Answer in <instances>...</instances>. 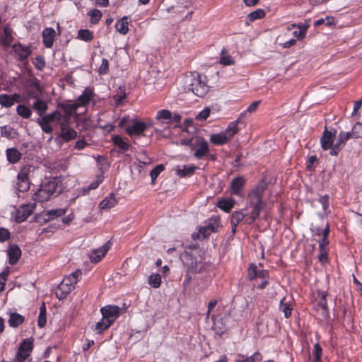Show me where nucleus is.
<instances>
[{
	"mask_svg": "<svg viewBox=\"0 0 362 362\" xmlns=\"http://www.w3.org/2000/svg\"><path fill=\"white\" fill-rule=\"evenodd\" d=\"M0 134L3 137L13 139L16 137L17 132L13 127L6 125L0 127Z\"/></svg>",
	"mask_w": 362,
	"mask_h": 362,
	"instance_id": "obj_28",
	"label": "nucleus"
},
{
	"mask_svg": "<svg viewBox=\"0 0 362 362\" xmlns=\"http://www.w3.org/2000/svg\"><path fill=\"white\" fill-rule=\"evenodd\" d=\"M280 310L284 312V316L288 318L291 315L292 308L288 303H284V298L280 301Z\"/></svg>",
	"mask_w": 362,
	"mask_h": 362,
	"instance_id": "obj_47",
	"label": "nucleus"
},
{
	"mask_svg": "<svg viewBox=\"0 0 362 362\" xmlns=\"http://www.w3.org/2000/svg\"><path fill=\"white\" fill-rule=\"evenodd\" d=\"M245 185V180L243 176H237L232 180L230 185V192L232 194L238 197H243V187Z\"/></svg>",
	"mask_w": 362,
	"mask_h": 362,
	"instance_id": "obj_13",
	"label": "nucleus"
},
{
	"mask_svg": "<svg viewBox=\"0 0 362 362\" xmlns=\"http://www.w3.org/2000/svg\"><path fill=\"white\" fill-rule=\"evenodd\" d=\"M61 107L66 112V115H65V116L68 117L70 119V116L72 115V113L74 111H76L78 108V106L76 104V103L74 101L73 103L62 104Z\"/></svg>",
	"mask_w": 362,
	"mask_h": 362,
	"instance_id": "obj_35",
	"label": "nucleus"
},
{
	"mask_svg": "<svg viewBox=\"0 0 362 362\" xmlns=\"http://www.w3.org/2000/svg\"><path fill=\"white\" fill-rule=\"evenodd\" d=\"M186 91H190L198 97H204L209 90L206 77L197 72L186 76L184 81Z\"/></svg>",
	"mask_w": 362,
	"mask_h": 362,
	"instance_id": "obj_1",
	"label": "nucleus"
},
{
	"mask_svg": "<svg viewBox=\"0 0 362 362\" xmlns=\"http://www.w3.org/2000/svg\"><path fill=\"white\" fill-rule=\"evenodd\" d=\"M109 69V62L107 59L103 58L102 60V63L99 68V73L100 74H105L107 73Z\"/></svg>",
	"mask_w": 362,
	"mask_h": 362,
	"instance_id": "obj_57",
	"label": "nucleus"
},
{
	"mask_svg": "<svg viewBox=\"0 0 362 362\" xmlns=\"http://www.w3.org/2000/svg\"><path fill=\"white\" fill-rule=\"evenodd\" d=\"M88 14L90 16V21L93 24L98 23L102 17L101 11L98 9L91 10Z\"/></svg>",
	"mask_w": 362,
	"mask_h": 362,
	"instance_id": "obj_45",
	"label": "nucleus"
},
{
	"mask_svg": "<svg viewBox=\"0 0 362 362\" xmlns=\"http://www.w3.org/2000/svg\"><path fill=\"white\" fill-rule=\"evenodd\" d=\"M108 244L109 243H107L101 247L95 250L92 252L91 255H90V259L92 262L97 263L102 259V258L105 255V254L110 249V246Z\"/></svg>",
	"mask_w": 362,
	"mask_h": 362,
	"instance_id": "obj_19",
	"label": "nucleus"
},
{
	"mask_svg": "<svg viewBox=\"0 0 362 362\" xmlns=\"http://www.w3.org/2000/svg\"><path fill=\"white\" fill-rule=\"evenodd\" d=\"M62 192L59 181L57 178L45 180L40 185L38 190L33 194L35 201L42 202L48 201L52 197L60 194Z\"/></svg>",
	"mask_w": 362,
	"mask_h": 362,
	"instance_id": "obj_3",
	"label": "nucleus"
},
{
	"mask_svg": "<svg viewBox=\"0 0 362 362\" xmlns=\"http://www.w3.org/2000/svg\"><path fill=\"white\" fill-rule=\"evenodd\" d=\"M1 42L4 46H8L13 41L12 30L10 27L5 26L4 28V34L1 37Z\"/></svg>",
	"mask_w": 362,
	"mask_h": 362,
	"instance_id": "obj_31",
	"label": "nucleus"
},
{
	"mask_svg": "<svg viewBox=\"0 0 362 362\" xmlns=\"http://www.w3.org/2000/svg\"><path fill=\"white\" fill-rule=\"evenodd\" d=\"M93 96V90L87 88L84 90L83 93L80 96H78L75 102L78 105V107L86 106L91 100Z\"/></svg>",
	"mask_w": 362,
	"mask_h": 362,
	"instance_id": "obj_20",
	"label": "nucleus"
},
{
	"mask_svg": "<svg viewBox=\"0 0 362 362\" xmlns=\"http://www.w3.org/2000/svg\"><path fill=\"white\" fill-rule=\"evenodd\" d=\"M128 17L124 16L121 18L120 21L117 22L115 27L117 30L122 35H125L129 31V23H128Z\"/></svg>",
	"mask_w": 362,
	"mask_h": 362,
	"instance_id": "obj_30",
	"label": "nucleus"
},
{
	"mask_svg": "<svg viewBox=\"0 0 362 362\" xmlns=\"http://www.w3.org/2000/svg\"><path fill=\"white\" fill-rule=\"evenodd\" d=\"M263 191L262 186H257L248 194V199L253 208L248 218L249 223H253L259 217L260 211L264 206V203L262 200Z\"/></svg>",
	"mask_w": 362,
	"mask_h": 362,
	"instance_id": "obj_5",
	"label": "nucleus"
},
{
	"mask_svg": "<svg viewBox=\"0 0 362 362\" xmlns=\"http://www.w3.org/2000/svg\"><path fill=\"white\" fill-rule=\"evenodd\" d=\"M17 113L23 118H29L31 116L32 111L31 110L23 105H19L16 107Z\"/></svg>",
	"mask_w": 362,
	"mask_h": 362,
	"instance_id": "obj_41",
	"label": "nucleus"
},
{
	"mask_svg": "<svg viewBox=\"0 0 362 362\" xmlns=\"http://www.w3.org/2000/svg\"><path fill=\"white\" fill-rule=\"evenodd\" d=\"M117 203V201L113 194H110L103 199L100 203V207L101 209L108 210L115 206Z\"/></svg>",
	"mask_w": 362,
	"mask_h": 362,
	"instance_id": "obj_26",
	"label": "nucleus"
},
{
	"mask_svg": "<svg viewBox=\"0 0 362 362\" xmlns=\"http://www.w3.org/2000/svg\"><path fill=\"white\" fill-rule=\"evenodd\" d=\"M192 148L196 149L194 155L197 158H201L209 153L207 141L199 136H195V142Z\"/></svg>",
	"mask_w": 362,
	"mask_h": 362,
	"instance_id": "obj_12",
	"label": "nucleus"
},
{
	"mask_svg": "<svg viewBox=\"0 0 362 362\" xmlns=\"http://www.w3.org/2000/svg\"><path fill=\"white\" fill-rule=\"evenodd\" d=\"M30 170L28 167H23L21 169L18 174V185L20 191H26L29 188V178Z\"/></svg>",
	"mask_w": 362,
	"mask_h": 362,
	"instance_id": "obj_14",
	"label": "nucleus"
},
{
	"mask_svg": "<svg viewBox=\"0 0 362 362\" xmlns=\"http://www.w3.org/2000/svg\"><path fill=\"white\" fill-rule=\"evenodd\" d=\"M103 178L101 177H97V179L92 182L90 185L88 187V188L83 189V195H85L87 192H88L90 190L96 189L99 185L102 182Z\"/></svg>",
	"mask_w": 362,
	"mask_h": 362,
	"instance_id": "obj_52",
	"label": "nucleus"
},
{
	"mask_svg": "<svg viewBox=\"0 0 362 362\" xmlns=\"http://www.w3.org/2000/svg\"><path fill=\"white\" fill-rule=\"evenodd\" d=\"M47 323L46 314L39 313L37 325L40 327H44Z\"/></svg>",
	"mask_w": 362,
	"mask_h": 362,
	"instance_id": "obj_62",
	"label": "nucleus"
},
{
	"mask_svg": "<svg viewBox=\"0 0 362 362\" xmlns=\"http://www.w3.org/2000/svg\"><path fill=\"white\" fill-rule=\"evenodd\" d=\"M55 37V30L52 28H47L42 32L43 43L46 47H51L53 45Z\"/></svg>",
	"mask_w": 362,
	"mask_h": 362,
	"instance_id": "obj_23",
	"label": "nucleus"
},
{
	"mask_svg": "<svg viewBox=\"0 0 362 362\" xmlns=\"http://www.w3.org/2000/svg\"><path fill=\"white\" fill-rule=\"evenodd\" d=\"M329 233V224L327 223L325 228L322 230V238L319 240V247H320V251H322L323 250H325V247L329 243V241L327 240Z\"/></svg>",
	"mask_w": 362,
	"mask_h": 362,
	"instance_id": "obj_34",
	"label": "nucleus"
},
{
	"mask_svg": "<svg viewBox=\"0 0 362 362\" xmlns=\"http://www.w3.org/2000/svg\"><path fill=\"white\" fill-rule=\"evenodd\" d=\"M164 165L162 164L158 165L154 168H153L150 173V175L151 177L152 182L154 183L158 176L160 173L163 171Z\"/></svg>",
	"mask_w": 362,
	"mask_h": 362,
	"instance_id": "obj_46",
	"label": "nucleus"
},
{
	"mask_svg": "<svg viewBox=\"0 0 362 362\" xmlns=\"http://www.w3.org/2000/svg\"><path fill=\"white\" fill-rule=\"evenodd\" d=\"M336 132L334 133L328 131L327 129L325 130L322 136L320 139L321 146L324 150H332L334 146V139L335 138Z\"/></svg>",
	"mask_w": 362,
	"mask_h": 362,
	"instance_id": "obj_15",
	"label": "nucleus"
},
{
	"mask_svg": "<svg viewBox=\"0 0 362 362\" xmlns=\"http://www.w3.org/2000/svg\"><path fill=\"white\" fill-rule=\"evenodd\" d=\"M210 112L211 109L209 107H205L199 114H197L195 119L197 121L204 122L206 120V119L209 117V116L210 115Z\"/></svg>",
	"mask_w": 362,
	"mask_h": 362,
	"instance_id": "obj_51",
	"label": "nucleus"
},
{
	"mask_svg": "<svg viewBox=\"0 0 362 362\" xmlns=\"http://www.w3.org/2000/svg\"><path fill=\"white\" fill-rule=\"evenodd\" d=\"M243 115V113H242L237 119L230 122L228 125V138L233 136L240 129H242L245 127V122L242 119Z\"/></svg>",
	"mask_w": 362,
	"mask_h": 362,
	"instance_id": "obj_17",
	"label": "nucleus"
},
{
	"mask_svg": "<svg viewBox=\"0 0 362 362\" xmlns=\"http://www.w3.org/2000/svg\"><path fill=\"white\" fill-rule=\"evenodd\" d=\"M28 87L33 89L35 91H40V84L35 81H30L28 82Z\"/></svg>",
	"mask_w": 362,
	"mask_h": 362,
	"instance_id": "obj_64",
	"label": "nucleus"
},
{
	"mask_svg": "<svg viewBox=\"0 0 362 362\" xmlns=\"http://www.w3.org/2000/svg\"><path fill=\"white\" fill-rule=\"evenodd\" d=\"M309 26L310 23L308 21H305L303 23L296 24V28H298L299 30L298 31L301 32L305 36L306 35V32Z\"/></svg>",
	"mask_w": 362,
	"mask_h": 362,
	"instance_id": "obj_61",
	"label": "nucleus"
},
{
	"mask_svg": "<svg viewBox=\"0 0 362 362\" xmlns=\"http://www.w3.org/2000/svg\"><path fill=\"white\" fill-rule=\"evenodd\" d=\"M81 276V272L77 269L64 278L56 290V296L60 300L66 298L74 288L75 284L79 281Z\"/></svg>",
	"mask_w": 362,
	"mask_h": 362,
	"instance_id": "obj_4",
	"label": "nucleus"
},
{
	"mask_svg": "<svg viewBox=\"0 0 362 362\" xmlns=\"http://www.w3.org/2000/svg\"><path fill=\"white\" fill-rule=\"evenodd\" d=\"M8 262L10 264H15L21 256V250L16 245H11L8 249Z\"/></svg>",
	"mask_w": 362,
	"mask_h": 362,
	"instance_id": "obj_21",
	"label": "nucleus"
},
{
	"mask_svg": "<svg viewBox=\"0 0 362 362\" xmlns=\"http://www.w3.org/2000/svg\"><path fill=\"white\" fill-rule=\"evenodd\" d=\"M8 315H9L8 323L11 327H18L25 321L24 316L18 313L9 311Z\"/></svg>",
	"mask_w": 362,
	"mask_h": 362,
	"instance_id": "obj_22",
	"label": "nucleus"
},
{
	"mask_svg": "<svg viewBox=\"0 0 362 362\" xmlns=\"http://www.w3.org/2000/svg\"><path fill=\"white\" fill-rule=\"evenodd\" d=\"M21 100V95L18 93L13 95L1 94L0 95V105L4 107H11L15 103H18Z\"/></svg>",
	"mask_w": 362,
	"mask_h": 362,
	"instance_id": "obj_16",
	"label": "nucleus"
},
{
	"mask_svg": "<svg viewBox=\"0 0 362 362\" xmlns=\"http://www.w3.org/2000/svg\"><path fill=\"white\" fill-rule=\"evenodd\" d=\"M33 346V340L30 339H24L18 350L17 361H25L30 356Z\"/></svg>",
	"mask_w": 362,
	"mask_h": 362,
	"instance_id": "obj_11",
	"label": "nucleus"
},
{
	"mask_svg": "<svg viewBox=\"0 0 362 362\" xmlns=\"http://www.w3.org/2000/svg\"><path fill=\"white\" fill-rule=\"evenodd\" d=\"M66 116H63L59 112L56 111V112H54L52 113H50V114L45 116L44 117H42V119L48 122L57 120L58 124H59L60 122L62 121V119L66 118Z\"/></svg>",
	"mask_w": 362,
	"mask_h": 362,
	"instance_id": "obj_40",
	"label": "nucleus"
},
{
	"mask_svg": "<svg viewBox=\"0 0 362 362\" xmlns=\"http://www.w3.org/2000/svg\"><path fill=\"white\" fill-rule=\"evenodd\" d=\"M213 328L216 334L219 336H222L226 332L225 325L223 324L218 319L214 320Z\"/></svg>",
	"mask_w": 362,
	"mask_h": 362,
	"instance_id": "obj_42",
	"label": "nucleus"
},
{
	"mask_svg": "<svg viewBox=\"0 0 362 362\" xmlns=\"http://www.w3.org/2000/svg\"><path fill=\"white\" fill-rule=\"evenodd\" d=\"M112 141L115 145L123 151H127L129 148V144L119 135L114 136L112 137Z\"/></svg>",
	"mask_w": 362,
	"mask_h": 362,
	"instance_id": "obj_38",
	"label": "nucleus"
},
{
	"mask_svg": "<svg viewBox=\"0 0 362 362\" xmlns=\"http://www.w3.org/2000/svg\"><path fill=\"white\" fill-rule=\"evenodd\" d=\"M35 204H23L16 209L12 214V218L17 223L25 221L33 212Z\"/></svg>",
	"mask_w": 362,
	"mask_h": 362,
	"instance_id": "obj_8",
	"label": "nucleus"
},
{
	"mask_svg": "<svg viewBox=\"0 0 362 362\" xmlns=\"http://www.w3.org/2000/svg\"><path fill=\"white\" fill-rule=\"evenodd\" d=\"M161 276L159 274L154 273L149 276L148 279V284L154 288H158L161 284Z\"/></svg>",
	"mask_w": 362,
	"mask_h": 362,
	"instance_id": "obj_36",
	"label": "nucleus"
},
{
	"mask_svg": "<svg viewBox=\"0 0 362 362\" xmlns=\"http://www.w3.org/2000/svg\"><path fill=\"white\" fill-rule=\"evenodd\" d=\"M150 126V123L143 122L135 119L132 120V124L126 127L125 132L132 137H141Z\"/></svg>",
	"mask_w": 362,
	"mask_h": 362,
	"instance_id": "obj_7",
	"label": "nucleus"
},
{
	"mask_svg": "<svg viewBox=\"0 0 362 362\" xmlns=\"http://www.w3.org/2000/svg\"><path fill=\"white\" fill-rule=\"evenodd\" d=\"M315 358L317 362H320L322 349L319 344H315L314 346Z\"/></svg>",
	"mask_w": 362,
	"mask_h": 362,
	"instance_id": "obj_58",
	"label": "nucleus"
},
{
	"mask_svg": "<svg viewBox=\"0 0 362 362\" xmlns=\"http://www.w3.org/2000/svg\"><path fill=\"white\" fill-rule=\"evenodd\" d=\"M126 98V93L123 88H119L117 94L114 96V100H115L117 105H119L122 100Z\"/></svg>",
	"mask_w": 362,
	"mask_h": 362,
	"instance_id": "obj_56",
	"label": "nucleus"
},
{
	"mask_svg": "<svg viewBox=\"0 0 362 362\" xmlns=\"http://www.w3.org/2000/svg\"><path fill=\"white\" fill-rule=\"evenodd\" d=\"M202 254V249L195 245L185 247L180 258L188 272H197L198 271V264H200L203 259Z\"/></svg>",
	"mask_w": 362,
	"mask_h": 362,
	"instance_id": "obj_2",
	"label": "nucleus"
},
{
	"mask_svg": "<svg viewBox=\"0 0 362 362\" xmlns=\"http://www.w3.org/2000/svg\"><path fill=\"white\" fill-rule=\"evenodd\" d=\"M319 202L321 204L324 214L325 215H327L329 211H328L329 207V197L327 195H325L322 197H320L319 199Z\"/></svg>",
	"mask_w": 362,
	"mask_h": 362,
	"instance_id": "obj_54",
	"label": "nucleus"
},
{
	"mask_svg": "<svg viewBox=\"0 0 362 362\" xmlns=\"http://www.w3.org/2000/svg\"><path fill=\"white\" fill-rule=\"evenodd\" d=\"M110 323L105 317L102 316V318L96 323L95 330L98 334H102L105 330L108 329L111 326Z\"/></svg>",
	"mask_w": 362,
	"mask_h": 362,
	"instance_id": "obj_32",
	"label": "nucleus"
},
{
	"mask_svg": "<svg viewBox=\"0 0 362 362\" xmlns=\"http://www.w3.org/2000/svg\"><path fill=\"white\" fill-rule=\"evenodd\" d=\"M195 142V137H192L191 139H181L180 144L183 146H190L192 148H193Z\"/></svg>",
	"mask_w": 362,
	"mask_h": 362,
	"instance_id": "obj_63",
	"label": "nucleus"
},
{
	"mask_svg": "<svg viewBox=\"0 0 362 362\" xmlns=\"http://www.w3.org/2000/svg\"><path fill=\"white\" fill-rule=\"evenodd\" d=\"M69 121L70 119L66 117L62 119L59 124L61 128L60 137L65 142L74 139L77 136L76 132L69 126Z\"/></svg>",
	"mask_w": 362,
	"mask_h": 362,
	"instance_id": "obj_9",
	"label": "nucleus"
},
{
	"mask_svg": "<svg viewBox=\"0 0 362 362\" xmlns=\"http://www.w3.org/2000/svg\"><path fill=\"white\" fill-rule=\"evenodd\" d=\"M338 138L340 139L341 141L345 144L346 141L353 137L351 136V132H341L338 135Z\"/></svg>",
	"mask_w": 362,
	"mask_h": 362,
	"instance_id": "obj_59",
	"label": "nucleus"
},
{
	"mask_svg": "<svg viewBox=\"0 0 362 362\" xmlns=\"http://www.w3.org/2000/svg\"><path fill=\"white\" fill-rule=\"evenodd\" d=\"M262 356L259 352H255L252 356L245 357L240 355L239 358L235 362H259L262 360Z\"/></svg>",
	"mask_w": 362,
	"mask_h": 362,
	"instance_id": "obj_29",
	"label": "nucleus"
},
{
	"mask_svg": "<svg viewBox=\"0 0 362 362\" xmlns=\"http://www.w3.org/2000/svg\"><path fill=\"white\" fill-rule=\"evenodd\" d=\"M172 117V114L170 111L168 110H161L158 111L156 114V119H170Z\"/></svg>",
	"mask_w": 362,
	"mask_h": 362,
	"instance_id": "obj_53",
	"label": "nucleus"
},
{
	"mask_svg": "<svg viewBox=\"0 0 362 362\" xmlns=\"http://www.w3.org/2000/svg\"><path fill=\"white\" fill-rule=\"evenodd\" d=\"M259 269V268L257 267L256 265L252 264L248 268V274H247L248 279L252 280V279L257 277V274H258Z\"/></svg>",
	"mask_w": 362,
	"mask_h": 362,
	"instance_id": "obj_55",
	"label": "nucleus"
},
{
	"mask_svg": "<svg viewBox=\"0 0 362 362\" xmlns=\"http://www.w3.org/2000/svg\"><path fill=\"white\" fill-rule=\"evenodd\" d=\"M345 144L341 141L340 139L337 137V141L334 144V146L329 152L331 156H337L339 152L343 148Z\"/></svg>",
	"mask_w": 362,
	"mask_h": 362,
	"instance_id": "obj_50",
	"label": "nucleus"
},
{
	"mask_svg": "<svg viewBox=\"0 0 362 362\" xmlns=\"http://www.w3.org/2000/svg\"><path fill=\"white\" fill-rule=\"evenodd\" d=\"M15 56L19 61H23L28 57L31 51L28 47L23 46L21 44H16L13 46Z\"/></svg>",
	"mask_w": 362,
	"mask_h": 362,
	"instance_id": "obj_18",
	"label": "nucleus"
},
{
	"mask_svg": "<svg viewBox=\"0 0 362 362\" xmlns=\"http://www.w3.org/2000/svg\"><path fill=\"white\" fill-rule=\"evenodd\" d=\"M220 226V221L218 218H210L204 226L200 227L197 233L192 235L193 239L203 240L211 233L217 231Z\"/></svg>",
	"mask_w": 362,
	"mask_h": 362,
	"instance_id": "obj_6",
	"label": "nucleus"
},
{
	"mask_svg": "<svg viewBox=\"0 0 362 362\" xmlns=\"http://www.w3.org/2000/svg\"><path fill=\"white\" fill-rule=\"evenodd\" d=\"M194 166H187L184 165L182 168H180V167H177L175 169L176 175H178L180 177H184L187 175H191L194 173L195 170Z\"/></svg>",
	"mask_w": 362,
	"mask_h": 362,
	"instance_id": "obj_33",
	"label": "nucleus"
},
{
	"mask_svg": "<svg viewBox=\"0 0 362 362\" xmlns=\"http://www.w3.org/2000/svg\"><path fill=\"white\" fill-rule=\"evenodd\" d=\"M7 160L11 163H16L21 158V153L16 148H8L6 151Z\"/></svg>",
	"mask_w": 362,
	"mask_h": 362,
	"instance_id": "obj_25",
	"label": "nucleus"
},
{
	"mask_svg": "<svg viewBox=\"0 0 362 362\" xmlns=\"http://www.w3.org/2000/svg\"><path fill=\"white\" fill-rule=\"evenodd\" d=\"M245 216V214L242 211H235L232 215L230 223L232 226H236Z\"/></svg>",
	"mask_w": 362,
	"mask_h": 362,
	"instance_id": "obj_44",
	"label": "nucleus"
},
{
	"mask_svg": "<svg viewBox=\"0 0 362 362\" xmlns=\"http://www.w3.org/2000/svg\"><path fill=\"white\" fill-rule=\"evenodd\" d=\"M351 133L353 138H362V122H357Z\"/></svg>",
	"mask_w": 362,
	"mask_h": 362,
	"instance_id": "obj_48",
	"label": "nucleus"
},
{
	"mask_svg": "<svg viewBox=\"0 0 362 362\" xmlns=\"http://www.w3.org/2000/svg\"><path fill=\"white\" fill-rule=\"evenodd\" d=\"M33 108L37 111V114L40 116H42V115L47 111V103L40 100L37 99L34 103H33Z\"/></svg>",
	"mask_w": 362,
	"mask_h": 362,
	"instance_id": "obj_37",
	"label": "nucleus"
},
{
	"mask_svg": "<svg viewBox=\"0 0 362 362\" xmlns=\"http://www.w3.org/2000/svg\"><path fill=\"white\" fill-rule=\"evenodd\" d=\"M10 237V233L7 229L0 228V242H5L8 240Z\"/></svg>",
	"mask_w": 362,
	"mask_h": 362,
	"instance_id": "obj_60",
	"label": "nucleus"
},
{
	"mask_svg": "<svg viewBox=\"0 0 362 362\" xmlns=\"http://www.w3.org/2000/svg\"><path fill=\"white\" fill-rule=\"evenodd\" d=\"M37 123L40 124L42 131L47 134H51L53 131L52 126L49 124V122L45 121V119H37Z\"/></svg>",
	"mask_w": 362,
	"mask_h": 362,
	"instance_id": "obj_49",
	"label": "nucleus"
},
{
	"mask_svg": "<svg viewBox=\"0 0 362 362\" xmlns=\"http://www.w3.org/2000/svg\"><path fill=\"white\" fill-rule=\"evenodd\" d=\"M66 213V209H52L43 213V217L46 221H49L54 219L55 218L62 216Z\"/></svg>",
	"mask_w": 362,
	"mask_h": 362,
	"instance_id": "obj_24",
	"label": "nucleus"
},
{
	"mask_svg": "<svg viewBox=\"0 0 362 362\" xmlns=\"http://www.w3.org/2000/svg\"><path fill=\"white\" fill-rule=\"evenodd\" d=\"M265 16V12L263 9L259 8L248 14L247 18L249 21H254L258 19H262Z\"/></svg>",
	"mask_w": 362,
	"mask_h": 362,
	"instance_id": "obj_43",
	"label": "nucleus"
},
{
	"mask_svg": "<svg viewBox=\"0 0 362 362\" xmlns=\"http://www.w3.org/2000/svg\"><path fill=\"white\" fill-rule=\"evenodd\" d=\"M102 316L105 317L110 323H113L120 315L121 308L115 305H108L100 308Z\"/></svg>",
	"mask_w": 362,
	"mask_h": 362,
	"instance_id": "obj_10",
	"label": "nucleus"
},
{
	"mask_svg": "<svg viewBox=\"0 0 362 362\" xmlns=\"http://www.w3.org/2000/svg\"><path fill=\"white\" fill-rule=\"evenodd\" d=\"M210 141L214 145L220 146L226 143V132H223L213 134L210 136Z\"/></svg>",
	"mask_w": 362,
	"mask_h": 362,
	"instance_id": "obj_27",
	"label": "nucleus"
},
{
	"mask_svg": "<svg viewBox=\"0 0 362 362\" xmlns=\"http://www.w3.org/2000/svg\"><path fill=\"white\" fill-rule=\"evenodd\" d=\"M78 38L85 42H90L93 39V33L88 29L79 30Z\"/></svg>",
	"mask_w": 362,
	"mask_h": 362,
	"instance_id": "obj_39",
	"label": "nucleus"
}]
</instances>
